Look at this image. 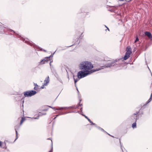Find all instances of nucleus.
Instances as JSON below:
<instances>
[{
	"label": "nucleus",
	"instance_id": "obj_1",
	"mask_svg": "<svg viewBox=\"0 0 152 152\" xmlns=\"http://www.w3.org/2000/svg\"><path fill=\"white\" fill-rule=\"evenodd\" d=\"M115 61H111L109 62L106 64L105 66H103L101 67V68L96 69L94 70H91L94 67L93 65L90 62L88 61H84L82 62L79 65V68L80 70L89 73L91 74L92 73L97 71L103 69L106 67H110L115 65Z\"/></svg>",
	"mask_w": 152,
	"mask_h": 152
},
{
	"label": "nucleus",
	"instance_id": "obj_2",
	"mask_svg": "<svg viewBox=\"0 0 152 152\" xmlns=\"http://www.w3.org/2000/svg\"><path fill=\"white\" fill-rule=\"evenodd\" d=\"M36 93V91H28L24 92L23 94L25 97H28L34 95Z\"/></svg>",
	"mask_w": 152,
	"mask_h": 152
},
{
	"label": "nucleus",
	"instance_id": "obj_3",
	"mask_svg": "<svg viewBox=\"0 0 152 152\" xmlns=\"http://www.w3.org/2000/svg\"><path fill=\"white\" fill-rule=\"evenodd\" d=\"M90 74L89 73H88L85 71H80L77 73V77L81 79Z\"/></svg>",
	"mask_w": 152,
	"mask_h": 152
},
{
	"label": "nucleus",
	"instance_id": "obj_4",
	"mask_svg": "<svg viewBox=\"0 0 152 152\" xmlns=\"http://www.w3.org/2000/svg\"><path fill=\"white\" fill-rule=\"evenodd\" d=\"M139 112H136V113H134L131 117V118L133 120H135V121L138 119V116L137 115L138 113Z\"/></svg>",
	"mask_w": 152,
	"mask_h": 152
},
{
	"label": "nucleus",
	"instance_id": "obj_5",
	"mask_svg": "<svg viewBox=\"0 0 152 152\" xmlns=\"http://www.w3.org/2000/svg\"><path fill=\"white\" fill-rule=\"evenodd\" d=\"M126 54L130 56V55L132 53V49L130 47H127L126 49Z\"/></svg>",
	"mask_w": 152,
	"mask_h": 152
},
{
	"label": "nucleus",
	"instance_id": "obj_6",
	"mask_svg": "<svg viewBox=\"0 0 152 152\" xmlns=\"http://www.w3.org/2000/svg\"><path fill=\"white\" fill-rule=\"evenodd\" d=\"M49 61V57H45L44 59L42 60L39 63L40 64H45V61Z\"/></svg>",
	"mask_w": 152,
	"mask_h": 152
},
{
	"label": "nucleus",
	"instance_id": "obj_7",
	"mask_svg": "<svg viewBox=\"0 0 152 152\" xmlns=\"http://www.w3.org/2000/svg\"><path fill=\"white\" fill-rule=\"evenodd\" d=\"M83 116H84L85 118H86L88 121L91 123V124L94 125L95 126H97L96 124L94 123L87 116H86L84 114H82Z\"/></svg>",
	"mask_w": 152,
	"mask_h": 152
},
{
	"label": "nucleus",
	"instance_id": "obj_8",
	"mask_svg": "<svg viewBox=\"0 0 152 152\" xmlns=\"http://www.w3.org/2000/svg\"><path fill=\"white\" fill-rule=\"evenodd\" d=\"M49 77L48 76L47 77H46L45 79V80L44 81V85L45 86H46L47 85L48 83L49 82Z\"/></svg>",
	"mask_w": 152,
	"mask_h": 152
},
{
	"label": "nucleus",
	"instance_id": "obj_9",
	"mask_svg": "<svg viewBox=\"0 0 152 152\" xmlns=\"http://www.w3.org/2000/svg\"><path fill=\"white\" fill-rule=\"evenodd\" d=\"M145 34L150 39L152 38V36L151 34L149 32L146 31L145 33Z\"/></svg>",
	"mask_w": 152,
	"mask_h": 152
},
{
	"label": "nucleus",
	"instance_id": "obj_10",
	"mask_svg": "<svg viewBox=\"0 0 152 152\" xmlns=\"http://www.w3.org/2000/svg\"><path fill=\"white\" fill-rule=\"evenodd\" d=\"M22 40L25 43L31 45V43L29 41V40L28 39H23Z\"/></svg>",
	"mask_w": 152,
	"mask_h": 152
},
{
	"label": "nucleus",
	"instance_id": "obj_11",
	"mask_svg": "<svg viewBox=\"0 0 152 152\" xmlns=\"http://www.w3.org/2000/svg\"><path fill=\"white\" fill-rule=\"evenodd\" d=\"M97 128L99 130H101L102 131H103L104 132H106V133H107V134H108L110 136V135L108 134L107 133V132H106L103 129L101 128L100 127H99V126H97ZM112 136V137H114L113 136Z\"/></svg>",
	"mask_w": 152,
	"mask_h": 152
},
{
	"label": "nucleus",
	"instance_id": "obj_12",
	"mask_svg": "<svg viewBox=\"0 0 152 152\" xmlns=\"http://www.w3.org/2000/svg\"><path fill=\"white\" fill-rule=\"evenodd\" d=\"M75 82V85H76V83L79 80L80 78H79L77 77V78L75 79V76H73Z\"/></svg>",
	"mask_w": 152,
	"mask_h": 152
},
{
	"label": "nucleus",
	"instance_id": "obj_13",
	"mask_svg": "<svg viewBox=\"0 0 152 152\" xmlns=\"http://www.w3.org/2000/svg\"><path fill=\"white\" fill-rule=\"evenodd\" d=\"M34 86H35L34 87V89L35 90H37L38 89V85L37 84L34 83Z\"/></svg>",
	"mask_w": 152,
	"mask_h": 152
},
{
	"label": "nucleus",
	"instance_id": "obj_14",
	"mask_svg": "<svg viewBox=\"0 0 152 152\" xmlns=\"http://www.w3.org/2000/svg\"><path fill=\"white\" fill-rule=\"evenodd\" d=\"M25 120V119L24 118H22L21 120L20 121V125H21L23 122Z\"/></svg>",
	"mask_w": 152,
	"mask_h": 152
},
{
	"label": "nucleus",
	"instance_id": "obj_15",
	"mask_svg": "<svg viewBox=\"0 0 152 152\" xmlns=\"http://www.w3.org/2000/svg\"><path fill=\"white\" fill-rule=\"evenodd\" d=\"M129 57V56H128L125 54V55L124 57V60H126Z\"/></svg>",
	"mask_w": 152,
	"mask_h": 152
},
{
	"label": "nucleus",
	"instance_id": "obj_16",
	"mask_svg": "<svg viewBox=\"0 0 152 152\" xmlns=\"http://www.w3.org/2000/svg\"><path fill=\"white\" fill-rule=\"evenodd\" d=\"M74 107L73 106H70L68 107H64V109H74Z\"/></svg>",
	"mask_w": 152,
	"mask_h": 152
},
{
	"label": "nucleus",
	"instance_id": "obj_17",
	"mask_svg": "<svg viewBox=\"0 0 152 152\" xmlns=\"http://www.w3.org/2000/svg\"><path fill=\"white\" fill-rule=\"evenodd\" d=\"M64 109V107H59L58 108H57L56 109V110H61V109Z\"/></svg>",
	"mask_w": 152,
	"mask_h": 152
},
{
	"label": "nucleus",
	"instance_id": "obj_18",
	"mask_svg": "<svg viewBox=\"0 0 152 152\" xmlns=\"http://www.w3.org/2000/svg\"><path fill=\"white\" fill-rule=\"evenodd\" d=\"M132 127L133 128H135L136 127V123L134 122V123L132 125Z\"/></svg>",
	"mask_w": 152,
	"mask_h": 152
},
{
	"label": "nucleus",
	"instance_id": "obj_19",
	"mask_svg": "<svg viewBox=\"0 0 152 152\" xmlns=\"http://www.w3.org/2000/svg\"><path fill=\"white\" fill-rule=\"evenodd\" d=\"M152 100V98L150 97V98L148 99V100L147 101V104L148 103H149V102H150L151 101V100Z\"/></svg>",
	"mask_w": 152,
	"mask_h": 152
},
{
	"label": "nucleus",
	"instance_id": "obj_20",
	"mask_svg": "<svg viewBox=\"0 0 152 152\" xmlns=\"http://www.w3.org/2000/svg\"><path fill=\"white\" fill-rule=\"evenodd\" d=\"M152 100V98L150 97V98L148 99V100L147 101V104L148 103H149V102H150L151 101V100Z\"/></svg>",
	"mask_w": 152,
	"mask_h": 152
},
{
	"label": "nucleus",
	"instance_id": "obj_21",
	"mask_svg": "<svg viewBox=\"0 0 152 152\" xmlns=\"http://www.w3.org/2000/svg\"><path fill=\"white\" fill-rule=\"evenodd\" d=\"M139 40V39L138 38V37H136V40H135L134 41V43H135L137 41H138Z\"/></svg>",
	"mask_w": 152,
	"mask_h": 152
},
{
	"label": "nucleus",
	"instance_id": "obj_22",
	"mask_svg": "<svg viewBox=\"0 0 152 152\" xmlns=\"http://www.w3.org/2000/svg\"><path fill=\"white\" fill-rule=\"evenodd\" d=\"M42 115H41L40 114L37 117H35V118H34V119H38L39 118V116Z\"/></svg>",
	"mask_w": 152,
	"mask_h": 152
},
{
	"label": "nucleus",
	"instance_id": "obj_23",
	"mask_svg": "<svg viewBox=\"0 0 152 152\" xmlns=\"http://www.w3.org/2000/svg\"><path fill=\"white\" fill-rule=\"evenodd\" d=\"M55 52H56V51L53 53V54L52 55H51L50 56H49V57H49V60H50V57H53V55H54V54L55 53Z\"/></svg>",
	"mask_w": 152,
	"mask_h": 152
},
{
	"label": "nucleus",
	"instance_id": "obj_24",
	"mask_svg": "<svg viewBox=\"0 0 152 152\" xmlns=\"http://www.w3.org/2000/svg\"><path fill=\"white\" fill-rule=\"evenodd\" d=\"M15 132H16V137H17L16 138V140L17 139V138L18 134H17V132L16 129H15Z\"/></svg>",
	"mask_w": 152,
	"mask_h": 152
},
{
	"label": "nucleus",
	"instance_id": "obj_25",
	"mask_svg": "<svg viewBox=\"0 0 152 152\" xmlns=\"http://www.w3.org/2000/svg\"><path fill=\"white\" fill-rule=\"evenodd\" d=\"M68 113V112H65L64 113H61V114H59V115H62V114H67V113Z\"/></svg>",
	"mask_w": 152,
	"mask_h": 152
},
{
	"label": "nucleus",
	"instance_id": "obj_26",
	"mask_svg": "<svg viewBox=\"0 0 152 152\" xmlns=\"http://www.w3.org/2000/svg\"><path fill=\"white\" fill-rule=\"evenodd\" d=\"M121 149L122 150V152H123V148H124L122 146H121Z\"/></svg>",
	"mask_w": 152,
	"mask_h": 152
},
{
	"label": "nucleus",
	"instance_id": "obj_27",
	"mask_svg": "<svg viewBox=\"0 0 152 152\" xmlns=\"http://www.w3.org/2000/svg\"><path fill=\"white\" fill-rule=\"evenodd\" d=\"M123 58H120L119 60V61H123Z\"/></svg>",
	"mask_w": 152,
	"mask_h": 152
},
{
	"label": "nucleus",
	"instance_id": "obj_28",
	"mask_svg": "<svg viewBox=\"0 0 152 152\" xmlns=\"http://www.w3.org/2000/svg\"><path fill=\"white\" fill-rule=\"evenodd\" d=\"M45 86V85H44V84L42 86H41V88H42H42H44V86Z\"/></svg>",
	"mask_w": 152,
	"mask_h": 152
},
{
	"label": "nucleus",
	"instance_id": "obj_29",
	"mask_svg": "<svg viewBox=\"0 0 152 152\" xmlns=\"http://www.w3.org/2000/svg\"><path fill=\"white\" fill-rule=\"evenodd\" d=\"M52 108L53 109H54L55 110H56V109L55 107H52Z\"/></svg>",
	"mask_w": 152,
	"mask_h": 152
},
{
	"label": "nucleus",
	"instance_id": "obj_30",
	"mask_svg": "<svg viewBox=\"0 0 152 152\" xmlns=\"http://www.w3.org/2000/svg\"><path fill=\"white\" fill-rule=\"evenodd\" d=\"M48 110V109H43V110L45 111H47Z\"/></svg>",
	"mask_w": 152,
	"mask_h": 152
},
{
	"label": "nucleus",
	"instance_id": "obj_31",
	"mask_svg": "<svg viewBox=\"0 0 152 152\" xmlns=\"http://www.w3.org/2000/svg\"><path fill=\"white\" fill-rule=\"evenodd\" d=\"M2 143L1 142V141H0V146H1V145H2Z\"/></svg>",
	"mask_w": 152,
	"mask_h": 152
},
{
	"label": "nucleus",
	"instance_id": "obj_32",
	"mask_svg": "<svg viewBox=\"0 0 152 152\" xmlns=\"http://www.w3.org/2000/svg\"><path fill=\"white\" fill-rule=\"evenodd\" d=\"M21 100L22 101L23 104L24 102V100L23 99H22Z\"/></svg>",
	"mask_w": 152,
	"mask_h": 152
},
{
	"label": "nucleus",
	"instance_id": "obj_33",
	"mask_svg": "<svg viewBox=\"0 0 152 152\" xmlns=\"http://www.w3.org/2000/svg\"><path fill=\"white\" fill-rule=\"evenodd\" d=\"M105 27L107 28V30L108 31H109V28H107L106 26H105Z\"/></svg>",
	"mask_w": 152,
	"mask_h": 152
},
{
	"label": "nucleus",
	"instance_id": "obj_34",
	"mask_svg": "<svg viewBox=\"0 0 152 152\" xmlns=\"http://www.w3.org/2000/svg\"><path fill=\"white\" fill-rule=\"evenodd\" d=\"M40 48V49L41 50H42V48Z\"/></svg>",
	"mask_w": 152,
	"mask_h": 152
},
{
	"label": "nucleus",
	"instance_id": "obj_35",
	"mask_svg": "<svg viewBox=\"0 0 152 152\" xmlns=\"http://www.w3.org/2000/svg\"><path fill=\"white\" fill-rule=\"evenodd\" d=\"M48 107H50V108H52V107H51V106H48Z\"/></svg>",
	"mask_w": 152,
	"mask_h": 152
},
{
	"label": "nucleus",
	"instance_id": "obj_36",
	"mask_svg": "<svg viewBox=\"0 0 152 152\" xmlns=\"http://www.w3.org/2000/svg\"><path fill=\"white\" fill-rule=\"evenodd\" d=\"M73 112H68V113H72Z\"/></svg>",
	"mask_w": 152,
	"mask_h": 152
},
{
	"label": "nucleus",
	"instance_id": "obj_37",
	"mask_svg": "<svg viewBox=\"0 0 152 152\" xmlns=\"http://www.w3.org/2000/svg\"><path fill=\"white\" fill-rule=\"evenodd\" d=\"M119 0L120 1H123L124 0Z\"/></svg>",
	"mask_w": 152,
	"mask_h": 152
},
{
	"label": "nucleus",
	"instance_id": "obj_38",
	"mask_svg": "<svg viewBox=\"0 0 152 152\" xmlns=\"http://www.w3.org/2000/svg\"><path fill=\"white\" fill-rule=\"evenodd\" d=\"M10 31H13V30H10Z\"/></svg>",
	"mask_w": 152,
	"mask_h": 152
},
{
	"label": "nucleus",
	"instance_id": "obj_39",
	"mask_svg": "<svg viewBox=\"0 0 152 152\" xmlns=\"http://www.w3.org/2000/svg\"><path fill=\"white\" fill-rule=\"evenodd\" d=\"M59 115H56V117H57Z\"/></svg>",
	"mask_w": 152,
	"mask_h": 152
},
{
	"label": "nucleus",
	"instance_id": "obj_40",
	"mask_svg": "<svg viewBox=\"0 0 152 152\" xmlns=\"http://www.w3.org/2000/svg\"><path fill=\"white\" fill-rule=\"evenodd\" d=\"M51 143H52V140H51Z\"/></svg>",
	"mask_w": 152,
	"mask_h": 152
},
{
	"label": "nucleus",
	"instance_id": "obj_41",
	"mask_svg": "<svg viewBox=\"0 0 152 152\" xmlns=\"http://www.w3.org/2000/svg\"><path fill=\"white\" fill-rule=\"evenodd\" d=\"M48 140H50V138H48Z\"/></svg>",
	"mask_w": 152,
	"mask_h": 152
},
{
	"label": "nucleus",
	"instance_id": "obj_42",
	"mask_svg": "<svg viewBox=\"0 0 152 152\" xmlns=\"http://www.w3.org/2000/svg\"><path fill=\"white\" fill-rule=\"evenodd\" d=\"M50 65H51V62L50 63Z\"/></svg>",
	"mask_w": 152,
	"mask_h": 152
},
{
	"label": "nucleus",
	"instance_id": "obj_43",
	"mask_svg": "<svg viewBox=\"0 0 152 152\" xmlns=\"http://www.w3.org/2000/svg\"><path fill=\"white\" fill-rule=\"evenodd\" d=\"M44 51L45 52H46V50H44Z\"/></svg>",
	"mask_w": 152,
	"mask_h": 152
},
{
	"label": "nucleus",
	"instance_id": "obj_44",
	"mask_svg": "<svg viewBox=\"0 0 152 152\" xmlns=\"http://www.w3.org/2000/svg\"><path fill=\"white\" fill-rule=\"evenodd\" d=\"M46 114V113H45L44 114H43V115H45Z\"/></svg>",
	"mask_w": 152,
	"mask_h": 152
},
{
	"label": "nucleus",
	"instance_id": "obj_45",
	"mask_svg": "<svg viewBox=\"0 0 152 152\" xmlns=\"http://www.w3.org/2000/svg\"><path fill=\"white\" fill-rule=\"evenodd\" d=\"M71 46H72V45L70 46H69V47H71Z\"/></svg>",
	"mask_w": 152,
	"mask_h": 152
},
{
	"label": "nucleus",
	"instance_id": "obj_46",
	"mask_svg": "<svg viewBox=\"0 0 152 152\" xmlns=\"http://www.w3.org/2000/svg\"><path fill=\"white\" fill-rule=\"evenodd\" d=\"M56 118V117H55L54 118V119H55Z\"/></svg>",
	"mask_w": 152,
	"mask_h": 152
}]
</instances>
